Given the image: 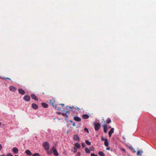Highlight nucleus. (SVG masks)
<instances>
[{"label": "nucleus", "instance_id": "1", "mask_svg": "<svg viewBox=\"0 0 156 156\" xmlns=\"http://www.w3.org/2000/svg\"><path fill=\"white\" fill-rule=\"evenodd\" d=\"M42 145L45 150L46 151L49 150L50 145L49 143L47 142H44L43 143Z\"/></svg>", "mask_w": 156, "mask_h": 156}, {"label": "nucleus", "instance_id": "2", "mask_svg": "<svg viewBox=\"0 0 156 156\" xmlns=\"http://www.w3.org/2000/svg\"><path fill=\"white\" fill-rule=\"evenodd\" d=\"M94 128L96 131H98L101 127V124L99 123H94Z\"/></svg>", "mask_w": 156, "mask_h": 156}, {"label": "nucleus", "instance_id": "3", "mask_svg": "<svg viewBox=\"0 0 156 156\" xmlns=\"http://www.w3.org/2000/svg\"><path fill=\"white\" fill-rule=\"evenodd\" d=\"M51 150H52L53 153L56 156H58L59 155V154L55 147H53L51 148Z\"/></svg>", "mask_w": 156, "mask_h": 156}, {"label": "nucleus", "instance_id": "4", "mask_svg": "<svg viewBox=\"0 0 156 156\" xmlns=\"http://www.w3.org/2000/svg\"><path fill=\"white\" fill-rule=\"evenodd\" d=\"M30 97L28 95H25L23 97V99L24 100L27 101H29L30 100Z\"/></svg>", "mask_w": 156, "mask_h": 156}, {"label": "nucleus", "instance_id": "5", "mask_svg": "<svg viewBox=\"0 0 156 156\" xmlns=\"http://www.w3.org/2000/svg\"><path fill=\"white\" fill-rule=\"evenodd\" d=\"M31 107L33 108L35 110L37 109L38 108V105L35 103L32 104L31 105Z\"/></svg>", "mask_w": 156, "mask_h": 156}, {"label": "nucleus", "instance_id": "6", "mask_svg": "<svg viewBox=\"0 0 156 156\" xmlns=\"http://www.w3.org/2000/svg\"><path fill=\"white\" fill-rule=\"evenodd\" d=\"M69 106H66L65 110H63L66 113L69 114L70 113V110L69 109Z\"/></svg>", "mask_w": 156, "mask_h": 156}, {"label": "nucleus", "instance_id": "7", "mask_svg": "<svg viewBox=\"0 0 156 156\" xmlns=\"http://www.w3.org/2000/svg\"><path fill=\"white\" fill-rule=\"evenodd\" d=\"M18 92L20 94L22 95H24L26 93L25 91L24 90L21 89H18Z\"/></svg>", "mask_w": 156, "mask_h": 156}, {"label": "nucleus", "instance_id": "8", "mask_svg": "<svg viewBox=\"0 0 156 156\" xmlns=\"http://www.w3.org/2000/svg\"><path fill=\"white\" fill-rule=\"evenodd\" d=\"M114 129L113 128H112L108 132L109 137H110L112 133H114Z\"/></svg>", "mask_w": 156, "mask_h": 156}, {"label": "nucleus", "instance_id": "9", "mask_svg": "<svg viewBox=\"0 0 156 156\" xmlns=\"http://www.w3.org/2000/svg\"><path fill=\"white\" fill-rule=\"evenodd\" d=\"M73 139L75 140L79 141L80 140V137L78 135H74L73 137Z\"/></svg>", "mask_w": 156, "mask_h": 156}, {"label": "nucleus", "instance_id": "10", "mask_svg": "<svg viewBox=\"0 0 156 156\" xmlns=\"http://www.w3.org/2000/svg\"><path fill=\"white\" fill-rule=\"evenodd\" d=\"M12 150V151L15 154H17L18 152V149L16 147H13Z\"/></svg>", "mask_w": 156, "mask_h": 156}, {"label": "nucleus", "instance_id": "11", "mask_svg": "<svg viewBox=\"0 0 156 156\" xmlns=\"http://www.w3.org/2000/svg\"><path fill=\"white\" fill-rule=\"evenodd\" d=\"M10 90L12 91H15L16 90V88L15 87L13 86H10L9 87Z\"/></svg>", "mask_w": 156, "mask_h": 156}, {"label": "nucleus", "instance_id": "12", "mask_svg": "<svg viewBox=\"0 0 156 156\" xmlns=\"http://www.w3.org/2000/svg\"><path fill=\"white\" fill-rule=\"evenodd\" d=\"M73 119L75 121H78V122H80L81 121V118L79 117H77V116H75L74 117Z\"/></svg>", "mask_w": 156, "mask_h": 156}, {"label": "nucleus", "instance_id": "13", "mask_svg": "<svg viewBox=\"0 0 156 156\" xmlns=\"http://www.w3.org/2000/svg\"><path fill=\"white\" fill-rule=\"evenodd\" d=\"M104 144L106 147H108V146L109 143L108 139L106 138L105 139Z\"/></svg>", "mask_w": 156, "mask_h": 156}, {"label": "nucleus", "instance_id": "14", "mask_svg": "<svg viewBox=\"0 0 156 156\" xmlns=\"http://www.w3.org/2000/svg\"><path fill=\"white\" fill-rule=\"evenodd\" d=\"M59 104L56 105L54 106L53 107L55 108L58 110H61V108L59 107Z\"/></svg>", "mask_w": 156, "mask_h": 156}, {"label": "nucleus", "instance_id": "15", "mask_svg": "<svg viewBox=\"0 0 156 156\" xmlns=\"http://www.w3.org/2000/svg\"><path fill=\"white\" fill-rule=\"evenodd\" d=\"M89 115L86 114H83L82 115V118L84 119H87L89 118Z\"/></svg>", "mask_w": 156, "mask_h": 156}, {"label": "nucleus", "instance_id": "16", "mask_svg": "<svg viewBox=\"0 0 156 156\" xmlns=\"http://www.w3.org/2000/svg\"><path fill=\"white\" fill-rule=\"evenodd\" d=\"M69 109H70V111H73L74 109H76V110L77 109H80L76 107H75L74 106L69 107Z\"/></svg>", "mask_w": 156, "mask_h": 156}, {"label": "nucleus", "instance_id": "17", "mask_svg": "<svg viewBox=\"0 0 156 156\" xmlns=\"http://www.w3.org/2000/svg\"><path fill=\"white\" fill-rule=\"evenodd\" d=\"M31 98L33 99H34L36 101H38V99L37 98L36 96L34 94H32L31 95Z\"/></svg>", "mask_w": 156, "mask_h": 156}, {"label": "nucleus", "instance_id": "18", "mask_svg": "<svg viewBox=\"0 0 156 156\" xmlns=\"http://www.w3.org/2000/svg\"><path fill=\"white\" fill-rule=\"evenodd\" d=\"M102 126L103 127L104 132L105 133H107V125H103Z\"/></svg>", "mask_w": 156, "mask_h": 156}, {"label": "nucleus", "instance_id": "19", "mask_svg": "<svg viewBox=\"0 0 156 156\" xmlns=\"http://www.w3.org/2000/svg\"><path fill=\"white\" fill-rule=\"evenodd\" d=\"M74 147H76V148H80V144L78 143H76L74 145Z\"/></svg>", "mask_w": 156, "mask_h": 156}, {"label": "nucleus", "instance_id": "20", "mask_svg": "<svg viewBox=\"0 0 156 156\" xmlns=\"http://www.w3.org/2000/svg\"><path fill=\"white\" fill-rule=\"evenodd\" d=\"M25 153L27 155H32V153L29 150H26L25 151Z\"/></svg>", "mask_w": 156, "mask_h": 156}, {"label": "nucleus", "instance_id": "21", "mask_svg": "<svg viewBox=\"0 0 156 156\" xmlns=\"http://www.w3.org/2000/svg\"><path fill=\"white\" fill-rule=\"evenodd\" d=\"M41 105L44 108H47L48 107V105L46 103H42Z\"/></svg>", "mask_w": 156, "mask_h": 156}, {"label": "nucleus", "instance_id": "22", "mask_svg": "<svg viewBox=\"0 0 156 156\" xmlns=\"http://www.w3.org/2000/svg\"><path fill=\"white\" fill-rule=\"evenodd\" d=\"M85 151L87 153L90 154V150L87 147L85 148Z\"/></svg>", "mask_w": 156, "mask_h": 156}, {"label": "nucleus", "instance_id": "23", "mask_svg": "<svg viewBox=\"0 0 156 156\" xmlns=\"http://www.w3.org/2000/svg\"><path fill=\"white\" fill-rule=\"evenodd\" d=\"M98 154L100 156H105L104 153L102 151H100L98 153Z\"/></svg>", "mask_w": 156, "mask_h": 156}, {"label": "nucleus", "instance_id": "24", "mask_svg": "<svg viewBox=\"0 0 156 156\" xmlns=\"http://www.w3.org/2000/svg\"><path fill=\"white\" fill-rule=\"evenodd\" d=\"M72 150V151H73L74 153H75L77 151V149L76 148V147H74Z\"/></svg>", "mask_w": 156, "mask_h": 156}, {"label": "nucleus", "instance_id": "25", "mask_svg": "<svg viewBox=\"0 0 156 156\" xmlns=\"http://www.w3.org/2000/svg\"><path fill=\"white\" fill-rule=\"evenodd\" d=\"M111 122L110 119L109 118H107L106 120V122L107 123H109Z\"/></svg>", "mask_w": 156, "mask_h": 156}, {"label": "nucleus", "instance_id": "26", "mask_svg": "<svg viewBox=\"0 0 156 156\" xmlns=\"http://www.w3.org/2000/svg\"><path fill=\"white\" fill-rule=\"evenodd\" d=\"M85 142L86 144L88 145H90L91 144V142L88 140H86Z\"/></svg>", "mask_w": 156, "mask_h": 156}, {"label": "nucleus", "instance_id": "27", "mask_svg": "<svg viewBox=\"0 0 156 156\" xmlns=\"http://www.w3.org/2000/svg\"><path fill=\"white\" fill-rule=\"evenodd\" d=\"M49 102L50 104L53 107H54V102L52 100H50L49 101Z\"/></svg>", "mask_w": 156, "mask_h": 156}, {"label": "nucleus", "instance_id": "28", "mask_svg": "<svg viewBox=\"0 0 156 156\" xmlns=\"http://www.w3.org/2000/svg\"><path fill=\"white\" fill-rule=\"evenodd\" d=\"M62 115L64 116H65L66 117V119H67L68 118V115H67V114H66V113H63L62 114Z\"/></svg>", "mask_w": 156, "mask_h": 156}, {"label": "nucleus", "instance_id": "29", "mask_svg": "<svg viewBox=\"0 0 156 156\" xmlns=\"http://www.w3.org/2000/svg\"><path fill=\"white\" fill-rule=\"evenodd\" d=\"M40 154L38 153H35L33 154L32 156H40Z\"/></svg>", "mask_w": 156, "mask_h": 156}, {"label": "nucleus", "instance_id": "30", "mask_svg": "<svg viewBox=\"0 0 156 156\" xmlns=\"http://www.w3.org/2000/svg\"><path fill=\"white\" fill-rule=\"evenodd\" d=\"M47 151V153L48 154H50L52 153V150H51H51H50V151H49V150H48V151Z\"/></svg>", "mask_w": 156, "mask_h": 156}, {"label": "nucleus", "instance_id": "31", "mask_svg": "<svg viewBox=\"0 0 156 156\" xmlns=\"http://www.w3.org/2000/svg\"><path fill=\"white\" fill-rule=\"evenodd\" d=\"M137 154L138 155H141V153L140 151H138L137 153Z\"/></svg>", "mask_w": 156, "mask_h": 156}, {"label": "nucleus", "instance_id": "32", "mask_svg": "<svg viewBox=\"0 0 156 156\" xmlns=\"http://www.w3.org/2000/svg\"><path fill=\"white\" fill-rule=\"evenodd\" d=\"M84 130L85 132H86L88 133L89 132L88 129L87 128H85L84 129Z\"/></svg>", "mask_w": 156, "mask_h": 156}, {"label": "nucleus", "instance_id": "33", "mask_svg": "<svg viewBox=\"0 0 156 156\" xmlns=\"http://www.w3.org/2000/svg\"><path fill=\"white\" fill-rule=\"evenodd\" d=\"M7 156H13L11 153H8L7 154Z\"/></svg>", "mask_w": 156, "mask_h": 156}, {"label": "nucleus", "instance_id": "34", "mask_svg": "<svg viewBox=\"0 0 156 156\" xmlns=\"http://www.w3.org/2000/svg\"><path fill=\"white\" fill-rule=\"evenodd\" d=\"M81 155L80 153L79 152H78L76 156H80Z\"/></svg>", "mask_w": 156, "mask_h": 156}, {"label": "nucleus", "instance_id": "35", "mask_svg": "<svg viewBox=\"0 0 156 156\" xmlns=\"http://www.w3.org/2000/svg\"><path fill=\"white\" fill-rule=\"evenodd\" d=\"M82 146L83 147H85V144L84 143H82Z\"/></svg>", "mask_w": 156, "mask_h": 156}, {"label": "nucleus", "instance_id": "36", "mask_svg": "<svg viewBox=\"0 0 156 156\" xmlns=\"http://www.w3.org/2000/svg\"><path fill=\"white\" fill-rule=\"evenodd\" d=\"M91 156H97V155L95 154L94 153H91L90 154Z\"/></svg>", "mask_w": 156, "mask_h": 156}, {"label": "nucleus", "instance_id": "37", "mask_svg": "<svg viewBox=\"0 0 156 156\" xmlns=\"http://www.w3.org/2000/svg\"><path fill=\"white\" fill-rule=\"evenodd\" d=\"M90 149L91 151H94V147H90Z\"/></svg>", "mask_w": 156, "mask_h": 156}, {"label": "nucleus", "instance_id": "38", "mask_svg": "<svg viewBox=\"0 0 156 156\" xmlns=\"http://www.w3.org/2000/svg\"><path fill=\"white\" fill-rule=\"evenodd\" d=\"M3 79L4 80H6V79H9V80H11V79L10 78H7V77H5Z\"/></svg>", "mask_w": 156, "mask_h": 156}, {"label": "nucleus", "instance_id": "39", "mask_svg": "<svg viewBox=\"0 0 156 156\" xmlns=\"http://www.w3.org/2000/svg\"><path fill=\"white\" fill-rule=\"evenodd\" d=\"M101 140L102 141L105 140V139L103 137H102L101 138Z\"/></svg>", "mask_w": 156, "mask_h": 156}, {"label": "nucleus", "instance_id": "40", "mask_svg": "<svg viewBox=\"0 0 156 156\" xmlns=\"http://www.w3.org/2000/svg\"><path fill=\"white\" fill-rule=\"evenodd\" d=\"M59 105H61L62 107H63L64 106V105L63 104H60Z\"/></svg>", "mask_w": 156, "mask_h": 156}, {"label": "nucleus", "instance_id": "41", "mask_svg": "<svg viewBox=\"0 0 156 156\" xmlns=\"http://www.w3.org/2000/svg\"><path fill=\"white\" fill-rule=\"evenodd\" d=\"M2 149V147L1 145L0 144V150H1Z\"/></svg>", "mask_w": 156, "mask_h": 156}, {"label": "nucleus", "instance_id": "42", "mask_svg": "<svg viewBox=\"0 0 156 156\" xmlns=\"http://www.w3.org/2000/svg\"><path fill=\"white\" fill-rule=\"evenodd\" d=\"M129 148H131V149H132L133 150H134V148H133L132 147H129Z\"/></svg>", "mask_w": 156, "mask_h": 156}, {"label": "nucleus", "instance_id": "43", "mask_svg": "<svg viewBox=\"0 0 156 156\" xmlns=\"http://www.w3.org/2000/svg\"><path fill=\"white\" fill-rule=\"evenodd\" d=\"M106 149L107 150H110V148L109 147H107L106 148Z\"/></svg>", "mask_w": 156, "mask_h": 156}, {"label": "nucleus", "instance_id": "44", "mask_svg": "<svg viewBox=\"0 0 156 156\" xmlns=\"http://www.w3.org/2000/svg\"><path fill=\"white\" fill-rule=\"evenodd\" d=\"M73 126H76V124H75V123L73 122Z\"/></svg>", "mask_w": 156, "mask_h": 156}, {"label": "nucleus", "instance_id": "45", "mask_svg": "<svg viewBox=\"0 0 156 156\" xmlns=\"http://www.w3.org/2000/svg\"><path fill=\"white\" fill-rule=\"evenodd\" d=\"M57 113L58 114H61V113L60 112H57Z\"/></svg>", "mask_w": 156, "mask_h": 156}, {"label": "nucleus", "instance_id": "46", "mask_svg": "<svg viewBox=\"0 0 156 156\" xmlns=\"http://www.w3.org/2000/svg\"><path fill=\"white\" fill-rule=\"evenodd\" d=\"M122 150L123 151H124V152H125V150L123 149V148H122Z\"/></svg>", "mask_w": 156, "mask_h": 156}, {"label": "nucleus", "instance_id": "47", "mask_svg": "<svg viewBox=\"0 0 156 156\" xmlns=\"http://www.w3.org/2000/svg\"><path fill=\"white\" fill-rule=\"evenodd\" d=\"M70 122H71V123H73V122L71 120H70Z\"/></svg>", "mask_w": 156, "mask_h": 156}, {"label": "nucleus", "instance_id": "48", "mask_svg": "<svg viewBox=\"0 0 156 156\" xmlns=\"http://www.w3.org/2000/svg\"><path fill=\"white\" fill-rule=\"evenodd\" d=\"M123 138L124 140H125L126 139V138L125 137H124V136L123 137Z\"/></svg>", "mask_w": 156, "mask_h": 156}, {"label": "nucleus", "instance_id": "49", "mask_svg": "<svg viewBox=\"0 0 156 156\" xmlns=\"http://www.w3.org/2000/svg\"><path fill=\"white\" fill-rule=\"evenodd\" d=\"M0 156H5V155H0Z\"/></svg>", "mask_w": 156, "mask_h": 156}, {"label": "nucleus", "instance_id": "50", "mask_svg": "<svg viewBox=\"0 0 156 156\" xmlns=\"http://www.w3.org/2000/svg\"><path fill=\"white\" fill-rule=\"evenodd\" d=\"M134 152L135 153L136 152V151H135V150L134 149V150H133Z\"/></svg>", "mask_w": 156, "mask_h": 156}, {"label": "nucleus", "instance_id": "51", "mask_svg": "<svg viewBox=\"0 0 156 156\" xmlns=\"http://www.w3.org/2000/svg\"><path fill=\"white\" fill-rule=\"evenodd\" d=\"M1 122H0V126H1Z\"/></svg>", "mask_w": 156, "mask_h": 156}, {"label": "nucleus", "instance_id": "52", "mask_svg": "<svg viewBox=\"0 0 156 156\" xmlns=\"http://www.w3.org/2000/svg\"><path fill=\"white\" fill-rule=\"evenodd\" d=\"M109 128H111V126L109 127Z\"/></svg>", "mask_w": 156, "mask_h": 156}]
</instances>
